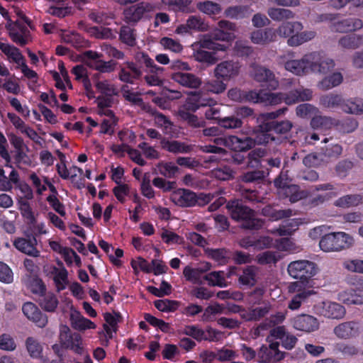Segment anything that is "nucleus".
I'll return each instance as SVG.
<instances>
[{
    "label": "nucleus",
    "instance_id": "nucleus-1",
    "mask_svg": "<svg viewBox=\"0 0 363 363\" xmlns=\"http://www.w3.org/2000/svg\"><path fill=\"white\" fill-rule=\"evenodd\" d=\"M287 271L292 278L299 279L296 282H303L305 287L311 288L310 279L316 274L318 267L314 262L302 259L290 262Z\"/></svg>",
    "mask_w": 363,
    "mask_h": 363
},
{
    "label": "nucleus",
    "instance_id": "nucleus-2",
    "mask_svg": "<svg viewBox=\"0 0 363 363\" xmlns=\"http://www.w3.org/2000/svg\"><path fill=\"white\" fill-rule=\"evenodd\" d=\"M354 238L342 232L332 233L324 235L319 242L320 249L325 252H337L350 248Z\"/></svg>",
    "mask_w": 363,
    "mask_h": 363
},
{
    "label": "nucleus",
    "instance_id": "nucleus-3",
    "mask_svg": "<svg viewBox=\"0 0 363 363\" xmlns=\"http://www.w3.org/2000/svg\"><path fill=\"white\" fill-rule=\"evenodd\" d=\"M310 71L326 74L335 67V60L323 52L308 53Z\"/></svg>",
    "mask_w": 363,
    "mask_h": 363
},
{
    "label": "nucleus",
    "instance_id": "nucleus-4",
    "mask_svg": "<svg viewBox=\"0 0 363 363\" xmlns=\"http://www.w3.org/2000/svg\"><path fill=\"white\" fill-rule=\"evenodd\" d=\"M292 127L293 123L290 121H277L259 125V130L263 135H267L272 138V140L269 139L268 143H279L280 138L275 137L272 132L273 131L278 135H283L287 134L291 130Z\"/></svg>",
    "mask_w": 363,
    "mask_h": 363
},
{
    "label": "nucleus",
    "instance_id": "nucleus-5",
    "mask_svg": "<svg viewBox=\"0 0 363 363\" xmlns=\"http://www.w3.org/2000/svg\"><path fill=\"white\" fill-rule=\"evenodd\" d=\"M250 76L255 81L264 83L271 90H275L279 87V81L269 69L255 62L250 65Z\"/></svg>",
    "mask_w": 363,
    "mask_h": 363
},
{
    "label": "nucleus",
    "instance_id": "nucleus-6",
    "mask_svg": "<svg viewBox=\"0 0 363 363\" xmlns=\"http://www.w3.org/2000/svg\"><path fill=\"white\" fill-rule=\"evenodd\" d=\"M289 291L294 294L288 304V308L291 310L298 309L309 296L315 294V291L311 287H305L303 282L291 283L289 286Z\"/></svg>",
    "mask_w": 363,
    "mask_h": 363
},
{
    "label": "nucleus",
    "instance_id": "nucleus-7",
    "mask_svg": "<svg viewBox=\"0 0 363 363\" xmlns=\"http://www.w3.org/2000/svg\"><path fill=\"white\" fill-rule=\"evenodd\" d=\"M34 281L36 284V289L32 291L35 294H40L38 302L40 307L46 311L53 312L58 305V300L52 293H45V286L39 279H35Z\"/></svg>",
    "mask_w": 363,
    "mask_h": 363
},
{
    "label": "nucleus",
    "instance_id": "nucleus-8",
    "mask_svg": "<svg viewBox=\"0 0 363 363\" xmlns=\"http://www.w3.org/2000/svg\"><path fill=\"white\" fill-rule=\"evenodd\" d=\"M59 340L62 347L70 349L75 352L80 353L82 351L81 336L79 333H72L67 325H61L60 328Z\"/></svg>",
    "mask_w": 363,
    "mask_h": 363
},
{
    "label": "nucleus",
    "instance_id": "nucleus-9",
    "mask_svg": "<svg viewBox=\"0 0 363 363\" xmlns=\"http://www.w3.org/2000/svg\"><path fill=\"white\" fill-rule=\"evenodd\" d=\"M240 66L238 62L225 60L218 63L213 70L214 77H221L227 82L235 78L240 73Z\"/></svg>",
    "mask_w": 363,
    "mask_h": 363
},
{
    "label": "nucleus",
    "instance_id": "nucleus-10",
    "mask_svg": "<svg viewBox=\"0 0 363 363\" xmlns=\"http://www.w3.org/2000/svg\"><path fill=\"white\" fill-rule=\"evenodd\" d=\"M253 137H242L239 138V147L240 152L247 151L256 145H262L268 144L269 139L272 140L267 135H263L259 130V125H257L252 130Z\"/></svg>",
    "mask_w": 363,
    "mask_h": 363
},
{
    "label": "nucleus",
    "instance_id": "nucleus-11",
    "mask_svg": "<svg viewBox=\"0 0 363 363\" xmlns=\"http://www.w3.org/2000/svg\"><path fill=\"white\" fill-rule=\"evenodd\" d=\"M274 185L284 190V194L289 198V201L292 203L296 202L306 196V194L303 191H299L297 185H289L285 175L281 174L274 181Z\"/></svg>",
    "mask_w": 363,
    "mask_h": 363
},
{
    "label": "nucleus",
    "instance_id": "nucleus-12",
    "mask_svg": "<svg viewBox=\"0 0 363 363\" xmlns=\"http://www.w3.org/2000/svg\"><path fill=\"white\" fill-rule=\"evenodd\" d=\"M153 9V6L147 2H141L131 6L124 10V20L128 23L135 24L143 18L145 13L152 11Z\"/></svg>",
    "mask_w": 363,
    "mask_h": 363
},
{
    "label": "nucleus",
    "instance_id": "nucleus-13",
    "mask_svg": "<svg viewBox=\"0 0 363 363\" xmlns=\"http://www.w3.org/2000/svg\"><path fill=\"white\" fill-rule=\"evenodd\" d=\"M317 313L325 318L342 319L345 315V308L337 303L322 302L316 306Z\"/></svg>",
    "mask_w": 363,
    "mask_h": 363
},
{
    "label": "nucleus",
    "instance_id": "nucleus-14",
    "mask_svg": "<svg viewBox=\"0 0 363 363\" xmlns=\"http://www.w3.org/2000/svg\"><path fill=\"white\" fill-rule=\"evenodd\" d=\"M226 208L232 219L241 222L252 214L254 210L243 205L239 200H230L226 203Z\"/></svg>",
    "mask_w": 363,
    "mask_h": 363
},
{
    "label": "nucleus",
    "instance_id": "nucleus-15",
    "mask_svg": "<svg viewBox=\"0 0 363 363\" xmlns=\"http://www.w3.org/2000/svg\"><path fill=\"white\" fill-rule=\"evenodd\" d=\"M9 36L16 44L24 46L30 40V32L28 28L21 23L16 22L6 26Z\"/></svg>",
    "mask_w": 363,
    "mask_h": 363
},
{
    "label": "nucleus",
    "instance_id": "nucleus-16",
    "mask_svg": "<svg viewBox=\"0 0 363 363\" xmlns=\"http://www.w3.org/2000/svg\"><path fill=\"white\" fill-rule=\"evenodd\" d=\"M22 311L28 319L35 323L40 328H44L48 323V317L46 315L38 308V307L31 302H26L23 305Z\"/></svg>",
    "mask_w": 363,
    "mask_h": 363
},
{
    "label": "nucleus",
    "instance_id": "nucleus-17",
    "mask_svg": "<svg viewBox=\"0 0 363 363\" xmlns=\"http://www.w3.org/2000/svg\"><path fill=\"white\" fill-rule=\"evenodd\" d=\"M359 332L358 323L355 321H347L338 324L333 333L339 339L348 340L356 337Z\"/></svg>",
    "mask_w": 363,
    "mask_h": 363
},
{
    "label": "nucleus",
    "instance_id": "nucleus-18",
    "mask_svg": "<svg viewBox=\"0 0 363 363\" xmlns=\"http://www.w3.org/2000/svg\"><path fill=\"white\" fill-rule=\"evenodd\" d=\"M363 27V21L358 18H348L335 22L331 29L335 32L345 33L359 30Z\"/></svg>",
    "mask_w": 363,
    "mask_h": 363
},
{
    "label": "nucleus",
    "instance_id": "nucleus-19",
    "mask_svg": "<svg viewBox=\"0 0 363 363\" xmlns=\"http://www.w3.org/2000/svg\"><path fill=\"white\" fill-rule=\"evenodd\" d=\"M14 246L21 252L33 257L40 256V251L37 250L36 238L33 235H28V238H18L14 241Z\"/></svg>",
    "mask_w": 363,
    "mask_h": 363
},
{
    "label": "nucleus",
    "instance_id": "nucleus-20",
    "mask_svg": "<svg viewBox=\"0 0 363 363\" xmlns=\"http://www.w3.org/2000/svg\"><path fill=\"white\" fill-rule=\"evenodd\" d=\"M293 325L296 330L310 333L318 328L319 323L315 317L302 314L294 318Z\"/></svg>",
    "mask_w": 363,
    "mask_h": 363
},
{
    "label": "nucleus",
    "instance_id": "nucleus-21",
    "mask_svg": "<svg viewBox=\"0 0 363 363\" xmlns=\"http://www.w3.org/2000/svg\"><path fill=\"white\" fill-rule=\"evenodd\" d=\"M284 67L296 75H302L310 72L308 53L300 60H289L285 62Z\"/></svg>",
    "mask_w": 363,
    "mask_h": 363
},
{
    "label": "nucleus",
    "instance_id": "nucleus-22",
    "mask_svg": "<svg viewBox=\"0 0 363 363\" xmlns=\"http://www.w3.org/2000/svg\"><path fill=\"white\" fill-rule=\"evenodd\" d=\"M320 155L328 158H337L342 152L340 145L333 142L332 138H324L320 147Z\"/></svg>",
    "mask_w": 363,
    "mask_h": 363
},
{
    "label": "nucleus",
    "instance_id": "nucleus-23",
    "mask_svg": "<svg viewBox=\"0 0 363 363\" xmlns=\"http://www.w3.org/2000/svg\"><path fill=\"white\" fill-rule=\"evenodd\" d=\"M313 97V91L309 89H297L285 94L284 101L287 104H293L299 101H310Z\"/></svg>",
    "mask_w": 363,
    "mask_h": 363
},
{
    "label": "nucleus",
    "instance_id": "nucleus-24",
    "mask_svg": "<svg viewBox=\"0 0 363 363\" xmlns=\"http://www.w3.org/2000/svg\"><path fill=\"white\" fill-rule=\"evenodd\" d=\"M337 45L342 50H356L363 45V35H343L338 40Z\"/></svg>",
    "mask_w": 363,
    "mask_h": 363
},
{
    "label": "nucleus",
    "instance_id": "nucleus-25",
    "mask_svg": "<svg viewBox=\"0 0 363 363\" xmlns=\"http://www.w3.org/2000/svg\"><path fill=\"white\" fill-rule=\"evenodd\" d=\"M172 79L181 85L192 89L201 84V79L191 73L176 72L172 74Z\"/></svg>",
    "mask_w": 363,
    "mask_h": 363
},
{
    "label": "nucleus",
    "instance_id": "nucleus-26",
    "mask_svg": "<svg viewBox=\"0 0 363 363\" xmlns=\"http://www.w3.org/2000/svg\"><path fill=\"white\" fill-rule=\"evenodd\" d=\"M250 38L255 44L267 45L275 40L276 33L272 28L257 30L251 33Z\"/></svg>",
    "mask_w": 363,
    "mask_h": 363
},
{
    "label": "nucleus",
    "instance_id": "nucleus-27",
    "mask_svg": "<svg viewBox=\"0 0 363 363\" xmlns=\"http://www.w3.org/2000/svg\"><path fill=\"white\" fill-rule=\"evenodd\" d=\"M160 143L163 149L174 154L187 153L192 149L191 145L177 140L169 141L162 139Z\"/></svg>",
    "mask_w": 363,
    "mask_h": 363
},
{
    "label": "nucleus",
    "instance_id": "nucleus-28",
    "mask_svg": "<svg viewBox=\"0 0 363 363\" xmlns=\"http://www.w3.org/2000/svg\"><path fill=\"white\" fill-rule=\"evenodd\" d=\"M174 201L179 206L189 207L198 202L196 195L190 190H182L174 194Z\"/></svg>",
    "mask_w": 363,
    "mask_h": 363
},
{
    "label": "nucleus",
    "instance_id": "nucleus-29",
    "mask_svg": "<svg viewBox=\"0 0 363 363\" xmlns=\"http://www.w3.org/2000/svg\"><path fill=\"white\" fill-rule=\"evenodd\" d=\"M339 125V121L330 116H315L311 121V125L314 129H330Z\"/></svg>",
    "mask_w": 363,
    "mask_h": 363
},
{
    "label": "nucleus",
    "instance_id": "nucleus-30",
    "mask_svg": "<svg viewBox=\"0 0 363 363\" xmlns=\"http://www.w3.org/2000/svg\"><path fill=\"white\" fill-rule=\"evenodd\" d=\"M268 16L274 21H284L295 18V13L287 9L269 7L267 9Z\"/></svg>",
    "mask_w": 363,
    "mask_h": 363
},
{
    "label": "nucleus",
    "instance_id": "nucleus-31",
    "mask_svg": "<svg viewBox=\"0 0 363 363\" xmlns=\"http://www.w3.org/2000/svg\"><path fill=\"white\" fill-rule=\"evenodd\" d=\"M227 81L223 80L221 77H214L209 79L204 83V89L210 93L214 94H220L225 91L228 85L225 83Z\"/></svg>",
    "mask_w": 363,
    "mask_h": 363
},
{
    "label": "nucleus",
    "instance_id": "nucleus-32",
    "mask_svg": "<svg viewBox=\"0 0 363 363\" xmlns=\"http://www.w3.org/2000/svg\"><path fill=\"white\" fill-rule=\"evenodd\" d=\"M320 104L325 108H335L345 104V100L340 94H327L320 97Z\"/></svg>",
    "mask_w": 363,
    "mask_h": 363
},
{
    "label": "nucleus",
    "instance_id": "nucleus-33",
    "mask_svg": "<svg viewBox=\"0 0 363 363\" xmlns=\"http://www.w3.org/2000/svg\"><path fill=\"white\" fill-rule=\"evenodd\" d=\"M303 28L302 23L298 21H286L277 28V33L280 37L288 38L295 31H301Z\"/></svg>",
    "mask_w": 363,
    "mask_h": 363
},
{
    "label": "nucleus",
    "instance_id": "nucleus-34",
    "mask_svg": "<svg viewBox=\"0 0 363 363\" xmlns=\"http://www.w3.org/2000/svg\"><path fill=\"white\" fill-rule=\"evenodd\" d=\"M70 320L73 328L79 330H84L87 328H94L95 324L84 318L78 311H73L70 315Z\"/></svg>",
    "mask_w": 363,
    "mask_h": 363
},
{
    "label": "nucleus",
    "instance_id": "nucleus-35",
    "mask_svg": "<svg viewBox=\"0 0 363 363\" xmlns=\"http://www.w3.org/2000/svg\"><path fill=\"white\" fill-rule=\"evenodd\" d=\"M264 216L269 217L272 220H278L282 218H289L292 216V211L288 209H277L272 206H266L262 210Z\"/></svg>",
    "mask_w": 363,
    "mask_h": 363
},
{
    "label": "nucleus",
    "instance_id": "nucleus-36",
    "mask_svg": "<svg viewBox=\"0 0 363 363\" xmlns=\"http://www.w3.org/2000/svg\"><path fill=\"white\" fill-rule=\"evenodd\" d=\"M224 15L232 19H242L248 17L250 15L249 7L243 5H237L228 7Z\"/></svg>",
    "mask_w": 363,
    "mask_h": 363
},
{
    "label": "nucleus",
    "instance_id": "nucleus-37",
    "mask_svg": "<svg viewBox=\"0 0 363 363\" xmlns=\"http://www.w3.org/2000/svg\"><path fill=\"white\" fill-rule=\"evenodd\" d=\"M362 196L358 194H348L343 196L337 199L334 205L337 207L347 208L350 207L357 206L362 203Z\"/></svg>",
    "mask_w": 363,
    "mask_h": 363
},
{
    "label": "nucleus",
    "instance_id": "nucleus-38",
    "mask_svg": "<svg viewBox=\"0 0 363 363\" xmlns=\"http://www.w3.org/2000/svg\"><path fill=\"white\" fill-rule=\"evenodd\" d=\"M343 80V77L340 72H335L323 79L318 84V87L323 90L326 91L333 87L340 85Z\"/></svg>",
    "mask_w": 363,
    "mask_h": 363
},
{
    "label": "nucleus",
    "instance_id": "nucleus-39",
    "mask_svg": "<svg viewBox=\"0 0 363 363\" xmlns=\"http://www.w3.org/2000/svg\"><path fill=\"white\" fill-rule=\"evenodd\" d=\"M25 344L30 357L38 359L42 357L43 345L38 339L33 337H28L26 338Z\"/></svg>",
    "mask_w": 363,
    "mask_h": 363
},
{
    "label": "nucleus",
    "instance_id": "nucleus-40",
    "mask_svg": "<svg viewBox=\"0 0 363 363\" xmlns=\"http://www.w3.org/2000/svg\"><path fill=\"white\" fill-rule=\"evenodd\" d=\"M0 50L19 66L24 62L23 56L17 48L0 42Z\"/></svg>",
    "mask_w": 363,
    "mask_h": 363
},
{
    "label": "nucleus",
    "instance_id": "nucleus-41",
    "mask_svg": "<svg viewBox=\"0 0 363 363\" xmlns=\"http://www.w3.org/2000/svg\"><path fill=\"white\" fill-rule=\"evenodd\" d=\"M266 150L262 148H256L250 151L247 157V167L257 168L260 167L261 159L266 155Z\"/></svg>",
    "mask_w": 363,
    "mask_h": 363
},
{
    "label": "nucleus",
    "instance_id": "nucleus-42",
    "mask_svg": "<svg viewBox=\"0 0 363 363\" xmlns=\"http://www.w3.org/2000/svg\"><path fill=\"white\" fill-rule=\"evenodd\" d=\"M256 270L254 267L250 266L242 270L239 274L238 282L240 284L247 286H252L256 284Z\"/></svg>",
    "mask_w": 363,
    "mask_h": 363
},
{
    "label": "nucleus",
    "instance_id": "nucleus-43",
    "mask_svg": "<svg viewBox=\"0 0 363 363\" xmlns=\"http://www.w3.org/2000/svg\"><path fill=\"white\" fill-rule=\"evenodd\" d=\"M285 95L281 93L260 92L259 103L264 106L279 104L284 100Z\"/></svg>",
    "mask_w": 363,
    "mask_h": 363
},
{
    "label": "nucleus",
    "instance_id": "nucleus-44",
    "mask_svg": "<svg viewBox=\"0 0 363 363\" xmlns=\"http://www.w3.org/2000/svg\"><path fill=\"white\" fill-rule=\"evenodd\" d=\"M265 179V172L263 170H252L243 173L240 176V181L244 183H257L262 182Z\"/></svg>",
    "mask_w": 363,
    "mask_h": 363
},
{
    "label": "nucleus",
    "instance_id": "nucleus-45",
    "mask_svg": "<svg viewBox=\"0 0 363 363\" xmlns=\"http://www.w3.org/2000/svg\"><path fill=\"white\" fill-rule=\"evenodd\" d=\"M196 8L201 12L209 16L217 15L221 11L220 5L211 1L199 2L196 4Z\"/></svg>",
    "mask_w": 363,
    "mask_h": 363
},
{
    "label": "nucleus",
    "instance_id": "nucleus-46",
    "mask_svg": "<svg viewBox=\"0 0 363 363\" xmlns=\"http://www.w3.org/2000/svg\"><path fill=\"white\" fill-rule=\"evenodd\" d=\"M193 57L197 62L206 63L208 65H214L218 61V59L214 56V54L201 48L194 50Z\"/></svg>",
    "mask_w": 363,
    "mask_h": 363
},
{
    "label": "nucleus",
    "instance_id": "nucleus-47",
    "mask_svg": "<svg viewBox=\"0 0 363 363\" xmlns=\"http://www.w3.org/2000/svg\"><path fill=\"white\" fill-rule=\"evenodd\" d=\"M206 252L209 257L217 262L222 263L228 262V259L231 258V252L224 248L221 249H206Z\"/></svg>",
    "mask_w": 363,
    "mask_h": 363
},
{
    "label": "nucleus",
    "instance_id": "nucleus-48",
    "mask_svg": "<svg viewBox=\"0 0 363 363\" xmlns=\"http://www.w3.org/2000/svg\"><path fill=\"white\" fill-rule=\"evenodd\" d=\"M241 222V228L250 230H259L262 228L264 224L262 220L255 218V211L252 215L243 219Z\"/></svg>",
    "mask_w": 363,
    "mask_h": 363
},
{
    "label": "nucleus",
    "instance_id": "nucleus-49",
    "mask_svg": "<svg viewBox=\"0 0 363 363\" xmlns=\"http://www.w3.org/2000/svg\"><path fill=\"white\" fill-rule=\"evenodd\" d=\"M218 26H219L220 30L227 35L226 36H228L230 41H232L235 38V33L237 30V26L235 23L227 20H221L218 21Z\"/></svg>",
    "mask_w": 363,
    "mask_h": 363
},
{
    "label": "nucleus",
    "instance_id": "nucleus-50",
    "mask_svg": "<svg viewBox=\"0 0 363 363\" xmlns=\"http://www.w3.org/2000/svg\"><path fill=\"white\" fill-rule=\"evenodd\" d=\"M223 272H212L203 277L210 286H226L225 279L222 277Z\"/></svg>",
    "mask_w": 363,
    "mask_h": 363
},
{
    "label": "nucleus",
    "instance_id": "nucleus-51",
    "mask_svg": "<svg viewBox=\"0 0 363 363\" xmlns=\"http://www.w3.org/2000/svg\"><path fill=\"white\" fill-rule=\"evenodd\" d=\"M155 306L157 309L162 312H172L177 310L179 303L176 301L169 299L155 301Z\"/></svg>",
    "mask_w": 363,
    "mask_h": 363
},
{
    "label": "nucleus",
    "instance_id": "nucleus-52",
    "mask_svg": "<svg viewBox=\"0 0 363 363\" xmlns=\"http://www.w3.org/2000/svg\"><path fill=\"white\" fill-rule=\"evenodd\" d=\"M135 58L138 62L144 64L147 67H149L150 69V72L157 73L158 72L163 71L162 67H157L155 65L154 61L144 52L138 53Z\"/></svg>",
    "mask_w": 363,
    "mask_h": 363
},
{
    "label": "nucleus",
    "instance_id": "nucleus-53",
    "mask_svg": "<svg viewBox=\"0 0 363 363\" xmlns=\"http://www.w3.org/2000/svg\"><path fill=\"white\" fill-rule=\"evenodd\" d=\"M120 38L125 44L133 46L135 44L134 30L129 26H123L121 28Z\"/></svg>",
    "mask_w": 363,
    "mask_h": 363
},
{
    "label": "nucleus",
    "instance_id": "nucleus-54",
    "mask_svg": "<svg viewBox=\"0 0 363 363\" xmlns=\"http://www.w3.org/2000/svg\"><path fill=\"white\" fill-rule=\"evenodd\" d=\"M223 105L214 101L213 105L208 106V109L205 111V117L208 120H216L218 123L222 118L221 111Z\"/></svg>",
    "mask_w": 363,
    "mask_h": 363
},
{
    "label": "nucleus",
    "instance_id": "nucleus-55",
    "mask_svg": "<svg viewBox=\"0 0 363 363\" xmlns=\"http://www.w3.org/2000/svg\"><path fill=\"white\" fill-rule=\"evenodd\" d=\"M186 23L190 30L205 31L208 29V25L199 16H191L187 19Z\"/></svg>",
    "mask_w": 363,
    "mask_h": 363
},
{
    "label": "nucleus",
    "instance_id": "nucleus-56",
    "mask_svg": "<svg viewBox=\"0 0 363 363\" xmlns=\"http://www.w3.org/2000/svg\"><path fill=\"white\" fill-rule=\"evenodd\" d=\"M202 271V269H199V268L193 269L189 266H186L184 269L183 274L188 281H190L195 284H202V281L201 280Z\"/></svg>",
    "mask_w": 363,
    "mask_h": 363
},
{
    "label": "nucleus",
    "instance_id": "nucleus-57",
    "mask_svg": "<svg viewBox=\"0 0 363 363\" xmlns=\"http://www.w3.org/2000/svg\"><path fill=\"white\" fill-rule=\"evenodd\" d=\"M286 109V108H283L276 111L260 113L257 118L259 125H262L264 123L275 121L274 119L283 114Z\"/></svg>",
    "mask_w": 363,
    "mask_h": 363
},
{
    "label": "nucleus",
    "instance_id": "nucleus-58",
    "mask_svg": "<svg viewBox=\"0 0 363 363\" xmlns=\"http://www.w3.org/2000/svg\"><path fill=\"white\" fill-rule=\"evenodd\" d=\"M280 257L276 252L266 251L257 256L258 263L261 264H275Z\"/></svg>",
    "mask_w": 363,
    "mask_h": 363
},
{
    "label": "nucleus",
    "instance_id": "nucleus-59",
    "mask_svg": "<svg viewBox=\"0 0 363 363\" xmlns=\"http://www.w3.org/2000/svg\"><path fill=\"white\" fill-rule=\"evenodd\" d=\"M89 33L96 38L108 39L115 37L111 28L105 27H92L89 29Z\"/></svg>",
    "mask_w": 363,
    "mask_h": 363
},
{
    "label": "nucleus",
    "instance_id": "nucleus-60",
    "mask_svg": "<svg viewBox=\"0 0 363 363\" xmlns=\"http://www.w3.org/2000/svg\"><path fill=\"white\" fill-rule=\"evenodd\" d=\"M179 116L182 119L186 121L190 125L193 127H203L204 122L199 120L198 117L194 114L190 113L186 110L179 111Z\"/></svg>",
    "mask_w": 363,
    "mask_h": 363
},
{
    "label": "nucleus",
    "instance_id": "nucleus-61",
    "mask_svg": "<svg viewBox=\"0 0 363 363\" xmlns=\"http://www.w3.org/2000/svg\"><path fill=\"white\" fill-rule=\"evenodd\" d=\"M218 124L226 129L238 128L242 126V122L240 119L235 117H222L218 122Z\"/></svg>",
    "mask_w": 363,
    "mask_h": 363
},
{
    "label": "nucleus",
    "instance_id": "nucleus-62",
    "mask_svg": "<svg viewBox=\"0 0 363 363\" xmlns=\"http://www.w3.org/2000/svg\"><path fill=\"white\" fill-rule=\"evenodd\" d=\"M285 319V314L282 312H278L274 315L270 316L269 319L266 320V323H261L258 328L261 330H266L268 327L274 326L284 321Z\"/></svg>",
    "mask_w": 363,
    "mask_h": 363
},
{
    "label": "nucleus",
    "instance_id": "nucleus-63",
    "mask_svg": "<svg viewBox=\"0 0 363 363\" xmlns=\"http://www.w3.org/2000/svg\"><path fill=\"white\" fill-rule=\"evenodd\" d=\"M159 173L167 178H172L178 172L179 168L172 163L160 164L157 166Z\"/></svg>",
    "mask_w": 363,
    "mask_h": 363
},
{
    "label": "nucleus",
    "instance_id": "nucleus-64",
    "mask_svg": "<svg viewBox=\"0 0 363 363\" xmlns=\"http://www.w3.org/2000/svg\"><path fill=\"white\" fill-rule=\"evenodd\" d=\"M272 310V305L269 301H263L261 306L252 308L255 320H259L260 318L267 315Z\"/></svg>",
    "mask_w": 363,
    "mask_h": 363
}]
</instances>
